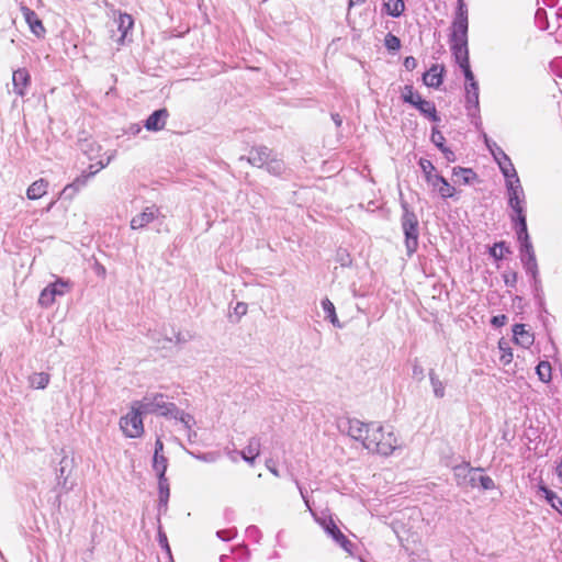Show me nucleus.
<instances>
[{
  "mask_svg": "<svg viewBox=\"0 0 562 562\" xmlns=\"http://www.w3.org/2000/svg\"><path fill=\"white\" fill-rule=\"evenodd\" d=\"M315 519L324 528L327 535H329L346 552L350 554L352 553V543L345 537L331 518L321 519L316 517Z\"/></svg>",
  "mask_w": 562,
  "mask_h": 562,
  "instance_id": "1a4fd4ad",
  "label": "nucleus"
},
{
  "mask_svg": "<svg viewBox=\"0 0 562 562\" xmlns=\"http://www.w3.org/2000/svg\"><path fill=\"white\" fill-rule=\"evenodd\" d=\"M247 311H248V305L244 302H238L234 306V314L237 315L238 317L246 315Z\"/></svg>",
  "mask_w": 562,
  "mask_h": 562,
  "instance_id": "a18cd8bd",
  "label": "nucleus"
},
{
  "mask_svg": "<svg viewBox=\"0 0 562 562\" xmlns=\"http://www.w3.org/2000/svg\"><path fill=\"white\" fill-rule=\"evenodd\" d=\"M529 251H533V250H532L531 243L528 240V241H525L524 244H521L522 257L529 255Z\"/></svg>",
  "mask_w": 562,
  "mask_h": 562,
  "instance_id": "5fc2aeb1",
  "label": "nucleus"
},
{
  "mask_svg": "<svg viewBox=\"0 0 562 562\" xmlns=\"http://www.w3.org/2000/svg\"><path fill=\"white\" fill-rule=\"evenodd\" d=\"M443 67L434 65L424 74L423 81L427 87L438 88L442 83Z\"/></svg>",
  "mask_w": 562,
  "mask_h": 562,
  "instance_id": "a211bd4d",
  "label": "nucleus"
},
{
  "mask_svg": "<svg viewBox=\"0 0 562 562\" xmlns=\"http://www.w3.org/2000/svg\"><path fill=\"white\" fill-rule=\"evenodd\" d=\"M498 349L501 352L499 361L504 366H508L513 361V358H514V355H513L512 348L509 347L508 341H506L504 338H502L498 341Z\"/></svg>",
  "mask_w": 562,
  "mask_h": 562,
  "instance_id": "bb28decb",
  "label": "nucleus"
},
{
  "mask_svg": "<svg viewBox=\"0 0 562 562\" xmlns=\"http://www.w3.org/2000/svg\"><path fill=\"white\" fill-rule=\"evenodd\" d=\"M415 108H417L420 111V113L428 117L429 120L434 122L439 121L436 106L432 102L422 99L416 103Z\"/></svg>",
  "mask_w": 562,
  "mask_h": 562,
  "instance_id": "5701e85b",
  "label": "nucleus"
},
{
  "mask_svg": "<svg viewBox=\"0 0 562 562\" xmlns=\"http://www.w3.org/2000/svg\"><path fill=\"white\" fill-rule=\"evenodd\" d=\"M453 475L459 486L477 487L479 470L471 468L468 463L456 465L453 468Z\"/></svg>",
  "mask_w": 562,
  "mask_h": 562,
  "instance_id": "423d86ee",
  "label": "nucleus"
},
{
  "mask_svg": "<svg viewBox=\"0 0 562 562\" xmlns=\"http://www.w3.org/2000/svg\"><path fill=\"white\" fill-rule=\"evenodd\" d=\"M506 322H507V317L505 315L494 316L491 321L492 325H494L496 327H501V326L505 325Z\"/></svg>",
  "mask_w": 562,
  "mask_h": 562,
  "instance_id": "3c124183",
  "label": "nucleus"
},
{
  "mask_svg": "<svg viewBox=\"0 0 562 562\" xmlns=\"http://www.w3.org/2000/svg\"><path fill=\"white\" fill-rule=\"evenodd\" d=\"M136 402L145 414L171 416V414L176 412V405L169 402L167 396L162 393L149 394Z\"/></svg>",
  "mask_w": 562,
  "mask_h": 562,
  "instance_id": "7ed1b4c3",
  "label": "nucleus"
},
{
  "mask_svg": "<svg viewBox=\"0 0 562 562\" xmlns=\"http://www.w3.org/2000/svg\"><path fill=\"white\" fill-rule=\"evenodd\" d=\"M144 415L146 414L139 404L136 401L132 402L127 412L119 420L120 429L126 438L137 439L144 435Z\"/></svg>",
  "mask_w": 562,
  "mask_h": 562,
  "instance_id": "f03ea898",
  "label": "nucleus"
},
{
  "mask_svg": "<svg viewBox=\"0 0 562 562\" xmlns=\"http://www.w3.org/2000/svg\"><path fill=\"white\" fill-rule=\"evenodd\" d=\"M384 44L389 50H397L401 47L400 38L393 34L385 36Z\"/></svg>",
  "mask_w": 562,
  "mask_h": 562,
  "instance_id": "79ce46f5",
  "label": "nucleus"
},
{
  "mask_svg": "<svg viewBox=\"0 0 562 562\" xmlns=\"http://www.w3.org/2000/svg\"><path fill=\"white\" fill-rule=\"evenodd\" d=\"M159 502L167 505L169 498V483L167 477H158Z\"/></svg>",
  "mask_w": 562,
  "mask_h": 562,
  "instance_id": "e433bc0d",
  "label": "nucleus"
},
{
  "mask_svg": "<svg viewBox=\"0 0 562 562\" xmlns=\"http://www.w3.org/2000/svg\"><path fill=\"white\" fill-rule=\"evenodd\" d=\"M490 146L496 151L497 157H502V154H505L495 143L490 142Z\"/></svg>",
  "mask_w": 562,
  "mask_h": 562,
  "instance_id": "13d9d810",
  "label": "nucleus"
},
{
  "mask_svg": "<svg viewBox=\"0 0 562 562\" xmlns=\"http://www.w3.org/2000/svg\"><path fill=\"white\" fill-rule=\"evenodd\" d=\"M431 142L441 150V151H448V148L445 147V137L443 135L437 130L432 128L431 133Z\"/></svg>",
  "mask_w": 562,
  "mask_h": 562,
  "instance_id": "a19ab883",
  "label": "nucleus"
},
{
  "mask_svg": "<svg viewBox=\"0 0 562 562\" xmlns=\"http://www.w3.org/2000/svg\"><path fill=\"white\" fill-rule=\"evenodd\" d=\"M274 475H278L277 470H271Z\"/></svg>",
  "mask_w": 562,
  "mask_h": 562,
  "instance_id": "0e129e2a",
  "label": "nucleus"
},
{
  "mask_svg": "<svg viewBox=\"0 0 562 562\" xmlns=\"http://www.w3.org/2000/svg\"><path fill=\"white\" fill-rule=\"evenodd\" d=\"M468 41V15L462 1L459 2L458 14L452 24L451 42Z\"/></svg>",
  "mask_w": 562,
  "mask_h": 562,
  "instance_id": "6e6552de",
  "label": "nucleus"
},
{
  "mask_svg": "<svg viewBox=\"0 0 562 562\" xmlns=\"http://www.w3.org/2000/svg\"><path fill=\"white\" fill-rule=\"evenodd\" d=\"M502 172L506 178V187L508 186L509 182H512V180L518 179L516 170L513 165L510 167L503 168Z\"/></svg>",
  "mask_w": 562,
  "mask_h": 562,
  "instance_id": "c03bdc74",
  "label": "nucleus"
},
{
  "mask_svg": "<svg viewBox=\"0 0 562 562\" xmlns=\"http://www.w3.org/2000/svg\"><path fill=\"white\" fill-rule=\"evenodd\" d=\"M168 113L166 110H157L146 120L145 127L148 131H160L166 125Z\"/></svg>",
  "mask_w": 562,
  "mask_h": 562,
  "instance_id": "6ab92c4d",
  "label": "nucleus"
},
{
  "mask_svg": "<svg viewBox=\"0 0 562 562\" xmlns=\"http://www.w3.org/2000/svg\"><path fill=\"white\" fill-rule=\"evenodd\" d=\"M508 203L515 213V217L524 214V190L520 186L519 179H514L507 186Z\"/></svg>",
  "mask_w": 562,
  "mask_h": 562,
  "instance_id": "0eeeda50",
  "label": "nucleus"
},
{
  "mask_svg": "<svg viewBox=\"0 0 562 562\" xmlns=\"http://www.w3.org/2000/svg\"><path fill=\"white\" fill-rule=\"evenodd\" d=\"M164 450V443L160 439H157L155 442V452L154 456H162L161 452Z\"/></svg>",
  "mask_w": 562,
  "mask_h": 562,
  "instance_id": "6e6d98bb",
  "label": "nucleus"
},
{
  "mask_svg": "<svg viewBox=\"0 0 562 562\" xmlns=\"http://www.w3.org/2000/svg\"><path fill=\"white\" fill-rule=\"evenodd\" d=\"M366 439L364 449L382 457H390L394 451L403 447V440L400 434L393 426L389 425L372 424Z\"/></svg>",
  "mask_w": 562,
  "mask_h": 562,
  "instance_id": "f257e3e1",
  "label": "nucleus"
},
{
  "mask_svg": "<svg viewBox=\"0 0 562 562\" xmlns=\"http://www.w3.org/2000/svg\"><path fill=\"white\" fill-rule=\"evenodd\" d=\"M532 259H536L533 251H529V255L522 257V261L526 260L531 261Z\"/></svg>",
  "mask_w": 562,
  "mask_h": 562,
  "instance_id": "052dcab7",
  "label": "nucleus"
},
{
  "mask_svg": "<svg viewBox=\"0 0 562 562\" xmlns=\"http://www.w3.org/2000/svg\"><path fill=\"white\" fill-rule=\"evenodd\" d=\"M364 0H350V4H353V3H361L363 2Z\"/></svg>",
  "mask_w": 562,
  "mask_h": 562,
  "instance_id": "680f3d73",
  "label": "nucleus"
},
{
  "mask_svg": "<svg viewBox=\"0 0 562 562\" xmlns=\"http://www.w3.org/2000/svg\"><path fill=\"white\" fill-rule=\"evenodd\" d=\"M321 305L326 315V318H328L329 322L335 327H338V328L341 327V324L337 317L336 310H335L333 302L329 299H324V300H322Z\"/></svg>",
  "mask_w": 562,
  "mask_h": 562,
  "instance_id": "b1692460",
  "label": "nucleus"
},
{
  "mask_svg": "<svg viewBox=\"0 0 562 562\" xmlns=\"http://www.w3.org/2000/svg\"><path fill=\"white\" fill-rule=\"evenodd\" d=\"M504 281L508 285H514L516 282V273H506L504 274Z\"/></svg>",
  "mask_w": 562,
  "mask_h": 562,
  "instance_id": "864d4df0",
  "label": "nucleus"
},
{
  "mask_svg": "<svg viewBox=\"0 0 562 562\" xmlns=\"http://www.w3.org/2000/svg\"><path fill=\"white\" fill-rule=\"evenodd\" d=\"M49 374L45 372H35L29 378L30 386L36 390L45 389L49 383Z\"/></svg>",
  "mask_w": 562,
  "mask_h": 562,
  "instance_id": "393cba45",
  "label": "nucleus"
},
{
  "mask_svg": "<svg viewBox=\"0 0 562 562\" xmlns=\"http://www.w3.org/2000/svg\"><path fill=\"white\" fill-rule=\"evenodd\" d=\"M484 139H485V143H486V146L488 147L491 154L493 155L494 159L498 164L501 170L503 168L510 167L513 165L510 159L507 157L506 154H502V157H497L496 151L490 146V140L486 137V135L484 136Z\"/></svg>",
  "mask_w": 562,
  "mask_h": 562,
  "instance_id": "4c0bfd02",
  "label": "nucleus"
},
{
  "mask_svg": "<svg viewBox=\"0 0 562 562\" xmlns=\"http://www.w3.org/2000/svg\"><path fill=\"white\" fill-rule=\"evenodd\" d=\"M418 164L423 171L426 182H428L430 178L432 179V177H435L438 173L436 171V167L432 165L430 160L422 158Z\"/></svg>",
  "mask_w": 562,
  "mask_h": 562,
  "instance_id": "473e14b6",
  "label": "nucleus"
},
{
  "mask_svg": "<svg viewBox=\"0 0 562 562\" xmlns=\"http://www.w3.org/2000/svg\"><path fill=\"white\" fill-rule=\"evenodd\" d=\"M171 417L179 420L186 429L190 430L194 426L195 422L193 416L188 413H184L176 407V412L171 414Z\"/></svg>",
  "mask_w": 562,
  "mask_h": 562,
  "instance_id": "c85d7f7f",
  "label": "nucleus"
},
{
  "mask_svg": "<svg viewBox=\"0 0 562 562\" xmlns=\"http://www.w3.org/2000/svg\"><path fill=\"white\" fill-rule=\"evenodd\" d=\"M114 154L113 153H106L101 159L97 162L98 169H103L106 167L111 160L113 159Z\"/></svg>",
  "mask_w": 562,
  "mask_h": 562,
  "instance_id": "49530a36",
  "label": "nucleus"
},
{
  "mask_svg": "<svg viewBox=\"0 0 562 562\" xmlns=\"http://www.w3.org/2000/svg\"><path fill=\"white\" fill-rule=\"evenodd\" d=\"M157 217V209L155 206H148L144 209L140 213L136 214L131 220V228L132 229H140L146 227Z\"/></svg>",
  "mask_w": 562,
  "mask_h": 562,
  "instance_id": "4468645a",
  "label": "nucleus"
},
{
  "mask_svg": "<svg viewBox=\"0 0 562 562\" xmlns=\"http://www.w3.org/2000/svg\"><path fill=\"white\" fill-rule=\"evenodd\" d=\"M168 468V461L165 456H154L153 469L157 474V477H166V471Z\"/></svg>",
  "mask_w": 562,
  "mask_h": 562,
  "instance_id": "cd10ccee",
  "label": "nucleus"
},
{
  "mask_svg": "<svg viewBox=\"0 0 562 562\" xmlns=\"http://www.w3.org/2000/svg\"><path fill=\"white\" fill-rule=\"evenodd\" d=\"M259 456V445L250 442L248 447L241 451V458L249 464H254L255 459Z\"/></svg>",
  "mask_w": 562,
  "mask_h": 562,
  "instance_id": "2f4dec72",
  "label": "nucleus"
},
{
  "mask_svg": "<svg viewBox=\"0 0 562 562\" xmlns=\"http://www.w3.org/2000/svg\"><path fill=\"white\" fill-rule=\"evenodd\" d=\"M402 228L405 235V247L407 254L413 255L418 247V218L416 214L404 207V214L402 216Z\"/></svg>",
  "mask_w": 562,
  "mask_h": 562,
  "instance_id": "20e7f679",
  "label": "nucleus"
},
{
  "mask_svg": "<svg viewBox=\"0 0 562 562\" xmlns=\"http://www.w3.org/2000/svg\"><path fill=\"white\" fill-rule=\"evenodd\" d=\"M430 385L436 398H442L446 395V384L435 374H430Z\"/></svg>",
  "mask_w": 562,
  "mask_h": 562,
  "instance_id": "7c9ffc66",
  "label": "nucleus"
},
{
  "mask_svg": "<svg viewBox=\"0 0 562 562\" xmlns=\"http://www.w3.org/2000/svg\"><path fill=\"white\" fill-rule=\"evenodd\" d=\"M460 67H461V68H462V70H463V74H464V77H465V79H467L468 83L476 82V81L474 80V76H473V72H472V71H471V69H470V65H469V64H467V66H460Z\"/></svg>",
  "mask_w": 562,
  "mask_h": 562,
  "instance_id": "8fccbe9b",
  "label": "nucleus"
},
{
  "mask_svg": "<svg viewBox=\"0 0 562 562\" xmlns=\"http://www.w3.org/2000/svg\"><path fill=\"white\" fill-rule=\"evenodd\" d=\"M524 263H525V267H526L527 271L529 273H531L533 278H536V276L538 273V268H537L536 259H532L531 261L526 260Z\"/></svg>",
  "mask_w": 562,
  "mask_h": 562,
  "instance_id": "de8ad7c7",
  "label": "nucleus"
},
{
  "mask_svg": "<svg viewBox=\"0 0 562 562\" xmlns=\"http://www.w3.org/2000/svg\"><path fill=\"white\" fill-rule=\"evenodd\" d=\"M427 184L437 192L442 199L453 198L457 193L454 186L450 184L447 179L437 173L432 179L430 178Z\"/></svg>",
  "mask_w": 562,
  "mask_h": 562,
  "instance_id": "9b49d317",
  "label": "nucleus"
},
{
  "mask_svg": "<svg viewBox=\"0 0 562 562\" xmlns=\"http://www.w3.org/2000/svg\"><path fill=\"white\" fill-rule=\"evenodd\" d=\"M524 263H525V267H526L527 271L529 273H531L533 278H536V276L538 273V268H537L536 259H532L531 261L526 260Z\"/></svg>",
  "mask_w": 562,
  "mask_h": 562,
  "instance_id": "09e8293b",
  "label": "nucleus"
},
{
  "mask_svg": "<svg viewBox=\"0 0 562 562\" xmlns=\"http://www.w3.org/2000/svg\"><path fill=\"white\" fill-rule=\"evenodd\" d=\"M451 49L459 66H467L469 64L468 41L451 42Z\"/></svg>",
  "mask_w": 562,
  "mask_h": 562,
  "instance_id": "412c9836",
  "label": "nucleus"
},
{
  "mask_svg": "<svg viewBox=\"0 0 562 562\" xmlns=\"http://www.w3.org/2000/svg\"><path fill=\"white\" fill-rule=\"evenodd\" d=\"M514 342L522 348H529L533 341L535 336L526 328L524 324H516L513 327Z\"/></svg>",
  "mask_w": 562,
  "mask_h": 562,
  "instance_id": "2eb2a0df",
  "label": "nucleus"
},
{
  "mask_svg": "<svg viewBox=\"0 0 562 562\" xmlns=\"http://www.w3.org/2000/svg\"><path fill=\"white\" fill-rule=\"evenodd\" d=\"M31 82V76L29 71L24 68L18 69L13 71L12 75V83L13 90L18 95H25L26 90Z\"/></svg>",
  "mask_w": 562,
  "mask_h": 562,
  "instance_id": "ddd939ff",
  "label": "nucleus"
},
{
  "mask_svg": "<svg viewBox=\"0 0 562 562\" xmlns=\"http://www.w3.org/2000/svg\"><path fill=\"white\" fill-rule=\"evenodd\" d=\"M402 98L405 102L412 104L413 106L422 100L423 98L416 93L412 86H405L402 92Z\"/></svg>",
  "mask_w": 562,
  "mask_h": 562,
  "instance_id": "f704fd0d",
  "label": "nucleus"
},
{
  "mask_svg": "<svg viewBox=\"0 0 562 562\" xmlns=\"http://www.w3.org/2000/svg\"><path fill=\"white\" fill-rule=\"evenodd\" d=\"M513 221H517L519 224V228L517 231L518 239L521 244L525 241H528V233H527V224H526V216L520 215L518 217L512 216Z\"/></svg>",
  "mask_w": 562,
  "mask_h": 562,
  "instance_id": "c9c22d12",
  "label": "nucleus"
},
{
  "mask_svg": "<svg viewBox=\"0 0 562 562\" xmlns=\"http://www.w3.org/2000/svg\"><path fill=\"white\" fill-rule=\"evenodd\" d=\"M416 66H417V61L414 57L409 56L404 59V67L407 70H413L416 68Z\"/></svg>",
  "mask_w": 562,
  "mask_h": 562,
  "instance_id": "603ef678",
  "label": "nucleus"
},
{
  "mask_svg": "<svg viewBox=\"0 0 562 562\" xmlns=\"http://www.w3.org/2000/svg\"><path fill=\"white\" fill-rule=\"evenodd\" d=\"M159 542H160V544H161L164 548H166V550H167L168 552H170L169 546H168V543H167V537H166V535H164V533H159Z\"/></svg>",
  "mask_w": 562,
  "mask_h": 562,
  "instance_id": "4d7b16f0",
  "label": "nucleus"
},
{
  "mask_svg": "<svg viewBox=\"0 0 562 562\" xmlns=\"http://www.w3.org/2000/svg\"><path fill=\"white\" fill-rule=\"evenodd\" d=\"M442 153L445 154V156L448 160H450V161L454 160V155L450 149H448V151H442Z\"/></svg>",
  "mask_w": 562,
  "mask_h": 562,
  "instance_id": "bf43d9fd",
  "label": "nucleus"
},
{
  "mask_svg": "<svg viewBox=\"0 0 562 562\" xmlns=\"http://www.w3.org/2000/svg\"><path fill=\"white\" fill-rule=\"evenodd\" d=\"M70 289V282L59 278L42 290L38 297V304L43 307H49L55 303L57 297L66 295Z\"/></svg>",
  "mask_w": 562,
  "mask_h": 562,
  "instance_id": "39448f33",
  "label": "nucleus"
},
{
  "mask_svg": "<svg viewBox=\"0 0 562 562\" xmlns=\"http://www.w3.org/2000/svg\"><path fill=\"white\" fill-rule=\"evenodd\" d=\"M536 372L539 376V379L544 382V383H548L551 381V366L549 362L547 361H541L537 368H536Z\"/></svg>",
  "mask_w": 562,
  "mask_h": 562,
  "instance_id": "72a5a7b5",
  "label": "nucleus"
},
{
  "mask_svg": "<svg viewBox=\"0 0 562 562\" xmlns=\"http://www.w3.org/2000/svg\"><path fill=\"white\" fill-rule=\"evenodd\" d=\"M382 10L390 16L398 18L405 10V3L403 0H382Z\"/></svg>",
  "mask_w": 562,
  "mask_h": 562,
  "instance_id": "4be33fe9",
  "label": "nucleus"
},
{
  "mask_svg": "<svg viewBox=\"0 0 562 562\" xmlns=\"http://www.w3.org/2000/svg\"><path fill=\"white\" fill-rule=\"evenodd\" d=\"M47 190L48 181L45 179H38L29 186L26 190V196L30 200H38L47 193Z\"/></svg>",
  "mask_w": 562,
  "mask_h": 562,
  "instance_id": "aec40b11",
  "label": "nucleus"
},
{
  "mask_svg": "<svg viewBox=\"0 0 562 562\" xmlns=\"http://www.w3.org/2000/svg\"><path fill=\"white\" fill-rule=\"evenodd\" d=\"M467 103L476 106L479 104V86L476 82L467 83Z\"/></svg>",
  "mask_w": 562,
  "mask_h": 562,
  "instance_id": "c756f323",
  "label": "nucleus"
},
{
  "mask_svg": "<svg viewBox=\"0 0 562 562\" xmlns=\"http://www.w3.org/2000/svg\"><path fill=\"white\" fill-rule=\"evenodd\" d=\"M191 456L194 457L196 460L206 462V463H214L220 459V453L216 451L199 453V454L191 452Z\"/></svg>",
  "mask_w": 562,
  "mask_h": 562,
  "instance_id": "ea45409f",
  "label": "nucleus"
},
{
  "mask_svg": "<svg viewBox=\"0 0 562 562\" xmlns=\"http://www.w3.org/2000/svg\"><path fill=\"white\" fill-rule=\"evenodd\" d=\"M539 492L543 495L552 508L562 514V499L558 497L554 492L550 491L543 485L539 487Z\"/></svg>",
  "mask_w": 562,
  "mask_h": 562,
  "instance_id": "a878e982",
  "label": "nucleus"
},
{
  "mask_svg": "<svg viewBox=\"0 0 562 562\" xmlns=\"http://www.w3.org/2000/svg\"><path fill=\"white\" fill-rule=\"evenodd\" d=\"M477 487H481L483 491H488L495 488V483L492 477L480 474Z\"/></svg>",
  "mask_w": 562,
  "mask_h": 562,
  "instance_id": "37998d69",
  "label": "nucleus"
},
{
  "mask_svg": "<svg viewBox=\"0 0 562 562\" xmlns=\"http://www.w3.org/2000/svg\"><path fill=\"white\" fill-rule=\"evenodd\" d=\"M249 160L252 162V164H257V160L255 157H250Z\"/></svg>",
  "mask_w": 562,
  "mask_h": 562,
  "instance_id": "e2e57ef3",
  "label": "nucleus"
},
{
  "mask_svg": "<svg viewBox=\"0 0 562 562\" xmlns=\"http://www.w3.org/2000/svg\"><path fill=\"white\" fill-rule=\"evenodd\" d=\"M509 252V249L505 246V243H496L491 249L490 254L495 260H501Z\"/></svg>",
  "mask_w": 562,
  "mask_h": 562,
  "instance_id": "58836bf2",
  "label": "nucleus"
},
{
  "mask_svg": "<svg viewBox=\"0 0 562 562\" xmlns=\"http://www.w3.org/2000/svg\"><path fill=\"white\" fill-rule=\"evenodd\" d=\"M452 177L458 184L470 186L477 182V175L470 168L453 167Z\"/></svg>",
  "mask_w": 562,
  "mask_h": 562,
  "instance_id": "f3484780",
  "label": "nucleus"
},
{
  "mask_svg": "<svg viewBox=\"0 0 562 562\" xmlns=\"http://www.w3.org/2000/svg\"><path fill=\"white\" fill-rule=\"evenodd\" d=\"M21 11L23 13L24 20L27 23L31 32L38 38H43L45 36L46 30L37 16V14L29 9L27 7H22Z\"/></svg>",
  "mask_w": 562,
  "mask_h": 562,
  "instance_id": "f8f14e48",
  "label": "nucleus"
},
{
  "mask_svg": "<svg viewBox=\"0 0 562 562\" xmlns=\"http://www.w3.org/2000/svg\"><path fill=\"white\" fill-rule=\"evenodd\" d=\"M115 23L117 25V31L120 32V36L116 40V42L120 45H123L125 43V38L128 32L132 30L134 25V20L132 15L127 13H119L117 18L115 19Z\"/></svg>",
  "mask_w": 562,
  "mask_h": 562,
  "instance_id": "dca6fc26",
  "label": "nucleus"
},
{
  "mask_svg": "<svg viewBox=\"0 0 562 562\" xmlns=\"http://www.w3.org/2000/svg\"><path fill=\"white\" fill-rule=\"evenodd\" d=\"M347 424V435L353 440L360 441L364 448L367 442L366 437L369 435L372 424H366L356 418L349 419Z\"/></svg>",
  "mask_w": 562,
  "mask_h": 562,
  "instance_id": "9d476101",
  "label": "nucleus"
}]
</instances>
